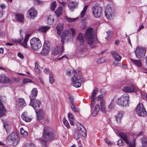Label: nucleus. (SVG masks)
<instances>
[{
    "label": "nucleus",
    "instance_id": "53",
    "mask_svg": "<svg viewBox=\"0 0 147 147\" xmlns=\"http://www.w3.org/2000/svg\"><path fill=\"white\" fill-rule=\"evenodd\" d=\"M77 126L78 130L79 131L81 130H83L85 128L84 126L80 123H78L77 124Z\"/></svg>",
    "mask_w": 147,
    "mask_h": 147
},
{
    "label": "nucleus",
    "instance_id": "42",
    "mask_svg": "<svg viewBox=\"0 0 147 147\" xmlns=\"http://www.w3.org/2000/svg\"><path fill=\"white\" fill-rule=\"evenodd\" d=\"M47 140H45L42 139H40L39 140V142L41 144V146L42 147H46L47 145Z\"/></svg>",
    "mask_w": 147,
    "mask_h": 147
},
{
    "label": "nucleus",
    "instance_id": "48",
    "mask_svg": "<svg viewBox=\"0 0 147 147\" xmlns=\"http://www.w3.org/2000/svg\"><path fill=\"white\" fill-rule=\"evenodd\" d=\"M79 132L80 134L83 137H85L87 136L86 133V130L85 129H84L83 130H81L79 131Z\"/></svg>",
    "mask_w": 147,
    "mask_h": 147
},
{
    "label": "nucleus",
    "instance_id": "6",
    "mask_svg": "<svg viewBox=\"0 0 147 147\" xmlns=\"http://www.w3.org/2000/svg\"><path fill=\"white\" fill-rule=\"evenodd\" d=\"M43 138L47 140H49L54 137V134L53 133L51 128L48 126L45 127L43 132Z\"/></svg>",
    "mask_w": 147,
    "mask_h": 147
},
{
    "label": "nucleus",
    "instance_id": "39",
    "mask_svg": "<svg viewBox=\"0 0 147 147\" xmlns=\"http://www.w3.org/2000/svg\"><path fill=\"white\" fill-rule=\"evenodd\" d=\"M62 7H59L58 9L55 11L56 15L57 17H59L61 14L62 11Z\"/></svg>",
    "mask_w": 147,
    "mask_h": 147
},
{
    "label": "nucleus",
    "instance_id": "1",
    "mask_svg": "<svg viewBox=\"0 0 147 147\" xmlns=\"http://www.w3.org/2000/svg\"><path fill=\"white\" fill-rule=\"evenodd\" d=\"M86 41L88 44L94 46L97 41L96 35L94 34L92 28H88L86 30L85 34Z\"/></svg>",
    "mask_w": 147,
    "mask_h": 147
},
{
    "label": "nucleus",
    "instance_id": "17",
    "mask_svg": "<svg viewBox=\"0 0 147 147\" xmlns=\"http://www.w3.org/2000/svg\"><path fill=\"white\" fill-rule=\"evenodd\" d=\"M30 105L36 111L38 110L41 105V103L38 100L35 99L32 100L31 99H30Z\"/></svg>",
    "mask_w": 147,
    "mask_h": 147
},
{
    "label": "nucleus",
    "instance_id": "50",
    "mask_svg": "<svg viewBox=\"0 0 147 147\" xmlns=\"http://www.w3.org/2000/svg\"><path fill=\"white\" fill-rule=\"evenodd\" d=\"M106 33L107 34V36L105 38L107 40H108L110 39L112 32L111 30H109Z\"/></svg>",
    "mask_w": 147,
    "mask_h": 147
},
{
    "label": "nucleus",
    "instance_id": "40",
    "mask_svg": "<svg viewBox=\"0 0 147 147\" xmlns=\"http://www.w3.org/2000/svg\"><path fill=\"white\" fill-rule=\"evenodd\" d=\"M115 107V104L114 103V100L113 99H112L111 103L109 105L108 108L109 109L111 110L114 109Z\"/></svg>",
    "mask_w": 147,
    "mask_h": 147
},
{
    "label": "nucleus",
    "instance_id": "13",
    "mask_svg": "<svg viewBox=\"0 0 147 147\" xmlns=\"http://www.w3.org/2000/svg\"><path fill=\"white\" fill-rule=\"evenodd\" d=\"M103 96L102 95H99L96 98L97 101H100V111L104 113H106V107L105 100L103 99Z\"/></svg>",
    "mask_w": 147,
    "mask_h": 147
},
{
    "label": "nucleus",
    "instance_id": "57",
    "mask_svg": "<svg viewBox=\"0 0 147 147\" xmlns=\"http://www.w3.org/2000/svg\"><path fill=\"white\" fill-rule=\"evenodd\" d=\"M105 142L108 146H111L112 145V142L109 140L107 138H105Z\"/></svg>",
    "mask_w": 147,
    "mask_h": 147
},
{
    "label": "nucleus",
    "instance_id": "18",
    "mask_svg": "<svg viewBox=\"0 0 147 147\" xmlns=\"http://www.w3.org/2000/svg\"><path fill=\"white\" fill-rule=\"evenodd\" d=\"M67 5L71 11L73 12L74 9L78 7V3L76 1H71L68 3Z\"/></svg>",
    "mask_w": 147,
    "mask_h": 147
},
{
    "label": "nucleus",
    "instance_id": "56",
    "mask_svg": "<svg viewBox=\"0 0 147 147\" xmlns=\"http://www.w3.org/2000/svg\"><path fill=\"white\" fill-rule=\"evenodd\" d=\"M74 137V138L76 140H78L79 139L80 136L78 132L77 131H75Z\"/></svg>",
    "mask_w": 147,
    "mask_h": 147
},
{
    "label": "nucleus",
    "instance_id": "43",
    "mask_svg": "<svg viewBox=\"0 0 147 147\" xmlns=\"http://www.w3.org/2000/svg\"><path fill=\"white\" fill-rule=\"evenodd\" d=\"M65 18L67 21L70 22H74L78 19L77 18H69L67 16H65Z\"/></svg>",
    "mask_w": 147,
    "mask_h": 147
},
{
    "label": "nucleus",
    "instance_id": "16",
    "mask_svg": "<svg viewBox=\"0 0 147 147\" xmlns=\"http://www.w3.org/2000/svg\"><path fill=\"white\" fill-rule=\"evenodd\" d=\"M27 14L28 15V17L30 19H34L37 15V11L34 8H31L28 11Z\"/></svg>",
    "mask_w": 147,
    "mask_h": 147
},
{
    "label": "nucleus",
    "instance_id": "46",
    "mask_svg": "<svg viewBox=\"0 0 147 147\" xmlns=\"http://www.w3.org/2000/svg\"><path fill=\"white\" fill-rule=\"evenodd\" d=\"M57 6V4L56 1H54L51 5L50 8L52 10L54 11L55 10Z\"/></svg>",
    "mask_w": 147,
    "mask_h": 147
},
{
    "label": "nucleus",
    "instance_id": "11",
    "mask_svg": "<svg viewBox=\"0 0 147 147\" xmlns=\"http://www.w3.org/2000/svg\"><path fill=\"white\" fill-rule=\"evenodd\" d=\"M102 8L100 6L96 5L93 7L92 13L94 17L98 18L100 17L102 14Z\"/></svg>",
    "mask_w": 147,
    "mask_h": 147
},
{
    "label": "nucleus",
    "instance_id": "33",
    "mask_svg": "<svg viewBox=\"0 0 147 147\" xmlns=\"http://www.w3.org/2000/svg\"><path fill=\"white\" fill-rule=\"evenodd\" d=\"M21 117L23 119L27 122H29L31 120V119L30 117H27L26 113H24L22 114Z\"/></svg>",
    "mask_w": 147,
    "mask_h": 147
},
{
    "label": "nucleus",
    "instance_id": "34",
    "mask_svg": "<svg viewBox=\"0 0 147 147\" xmlns=\"http://www.w3.org/2000/svg\"><path fill=\"white\" fill-rule=\"evenodd\" d=\"M130 61L132 62L133 64L136 66L140 67L142 66V63L141 61L140 60H134L132 59H131Z\"/></svg>",
    "mask_w": 147,
    "mask_h": 147
},
{
    "label": "nucleus",
    "instance_id": "29",
    "mask_svg": "<svg viewBox=\"0 0 147 147\" xmlns=\"http://www.w3.org/2000/svg\"><path fill=\"white\" fill-rule=\"evenodd\" d=\"M51 48V44L50 42L48 41H45L42 47V48L44 49L50 51Z\"/></svg>",
    "mask_w": 147,
    "mask_h": 147
},
{
    "label": "nucleus",
    "instance_id": "9",
    "mask_svg": "<svg viewBox=\"0 0 147 147\" xmlns=\"http://www.w3.org/2000/svg\"><path fill=\"white\" fill-rule=\"evenodd\" d=\"M20 35L21 36H22V38H20V39H18V40H14L13 42H18V43H20V44L22 45L25 48H27L28 46H27V42L28 40V39L30 36V34H27L25 36L23 42V43H20V42L23 40V38L22 36L23 35L22 34V30H20Z\"/></svg>",
    "mask_w": 147,
    "mask_h": 147
},
{
    "label": "nucleus",
    "instance_id": "52",
    "mask_svg": "<svg viewBox=\"0 0 147 147\" xmlns=\"http://www.w3.org/2000/svg\"><path fill=\"white\" fill-rule=\"evenodd\" d=\"M5 8V6L4 4H2L0 7V18H1L3 16V9Z\"/></svg>",
    "mask_w": 147,
    "mask_h": 147
},
{
    "label": "nucleus",
    "instance_id": "27",
    "mask_svg": "<svg viewBox=\"0 0 147 147\" xmlns=\"http://www.w3.org/2000/svg\"><path fill=\"white\" fill-rule=\"evenodd\" d=\"M5 113V109L3 105L0 100V117L4 115Z\"/></svg>",
    "mask_w": 147,
    "mask_h": 147
},
{
    "label": "nucleus",
    "instance_id": "7",
    "mask_svg": "<svg viewBox=\"0 0 147 147\" xmlns=\"http://www.w3.org/2000/svg\"><path fill=\"white\" fill-rule=\"evenodd\" d=\"M30 45L32 49L34 51H37L42 46L41 42L38 38H34L30 40Z\"/></svg>",
    "mask_w": 147,
    "mask_h": 147
},
{
    "label": "nucleus",
    "instance_id": "3",
    "mask_svg": "<svg viewBox=\"0 0 147 147\" xmlns=\"http://www.w3.org/2000/svg\"><path fill=\"white\" fill-rule=\"evenodd\" d=\"M146 49L145 47L138 46L134 51L136 57L139 59L144 57L146 53Z\"/></svg>",
    "mask_w": 147,
    "mask_h": 147
},
{
    "label": "nucleus",
    "instance_id": "26",
    "mask_svg": "<svg viewBox=\"0 0 147 147\" xmlns=\"http://www.w3.org/2000/svg\"><path fill=\"white\" fill-rule=\"evenodd\" d=\"M37 94V90L36 88H34L32 91L31 94L30 96V99L34 100L36 98Z\"/></svg>",
    "mask_w": 147,
    "mask_h": 147
},
{
    "label": "nucleus",
    "instance_id": "61",
    "mask_svg": "<svg viewBox=\"0 0 147 147\" xmlns=\"http://www.w3.org/2000/svg\"><path fill=\"white\" fill-rule=\"evenodd\" d=\"M49 81L50 83L51 84L53 83L54 82V80L53 77L51 75L49 76Z\"/></svg>",
    "mask_w": 147,
    "mask_h": 147
},
{
    "label": "nucleus",
    "instance_id": "38",
    "mask_svg": "<svg viewBox=\"0 0 147 147\" xmlns=\"http://www.w3.org/2000/svg\"><path fill=\"white\" fill-rule=\"evenodd\" d=\"M88 7L87 5H86L85 6L83 10L81 12L80 14V16L81 18H83L84 17Z\"/></svg>",
    "mask_w": 147,
    "mask_h": 147
},
{
    "label": "nucleus",
    "instance_id": "55",
    "mask_svg": "<svg viewBox=\"0 0 147 147\" xmlns=\"http://www.w3.org/2000/svg\"><path fill=\"white\" fill-rule=\"evenodd\" d=\"M68 98L69 99H70L69 100V102L72 105V104H74L73 96L70 94H68Z\"/></svg>",
    "mask_w": 147,
    "mask_h": 147
},
{
    "label": "nucleus",
    "instance_id": "32",
    "mask_svg": "<svg viewBox=\"0 0 147 147\" xmlns=\"http://www.w3.org/2000/svg\"><path fill=\"white\" fill-rule=\"evenodd\" d=\"M49 28L50 27L49 26H42L39 28L38 31L40 32L45 33L47 32Z\"/></svg>",
    "mask_w": 147,
    "mask_h": 147
},
{
    "label": "nucleus",
    "instance_id": "30",
    "mask_svg": "<svg viewBox=\"0 0 147 147\" xmlns=\"http://www.w3.org/2000/svg\"><path fill=\"white\" fill-rule=\"evenodd\" d=\"M63 25L62 24H59L56 27V29L58 34L60 36L61 33L62 31L63 30Z\"/></svg>",
    "mask_w": 147,
    "mask_h": 147
},
{
    "label": "nucleus",
    "instance_id": "4",
    "mask_svg": "<svg viewBox=\"0 0 147 147\" xmlns=\"http://www.w3.org/2000/svg\"><path fill=\"white\" fill-rule=\"evenodd\" d=\"M129 96L127 94H124L118 98L117 104L123 107L128 106L129 105Z\"/></svg>",
    "mask_w": 147,
    "mask_h": 147
},
{
    "label": "nucleus",
    "instance_id": "12",
    "mask_svg": "<svg viewBox=\"0 0 147 147\" xmlns=\"http://www.w3.org/2000/svg\"><path fill=\"white\" fill-rule=\"evenodd\" d=\"M72 74L74 75L71 79L72 82L71 85L76 88H79L81 85V84L79 82H76L78 80V75L76 71L74 70L72 72Z\"/></svg>",
    "mask_w": 147,
    "mask_h": 147
},
{
    "label": "nucleus",
    "instance_id": "37",
    "mask_svg": "<svg viewBox=\"0 0 147 147\" xmlns=\"http://www.w3.org/2000/svg\"><path fill=\"white\" fill-rule=\"evenodd\" d=\"M35 65L34 70L36 73L37 74H39L41 72V70L40 69V67L37 63L36 62L35 63Z\"/></svg>",
    "mask_w": 147,
    "mask_h": 147
},
{
    "label": "nucleus",
    "instance_id": "35",
    "mask_svg": "<svg viewBox=\"0 0 147 147\" xmlns=\"http://www.w3.org/2000/svg\"><path fill=\"white\" fill-rule=\"evenodd\" d=\"M122 117V113L121 112H119L115 116V119L117 122L119 123H120L121 119Z\"/></svg>",
    "mask_w": 147,
    "mask_h": 147
},
{
    "label": "nucleus",
    "instance_id": "10",
    "mask_svg": "<svg viewBox=\"0 0 147 147\" xmlns=\"http://www.w3.org/2000/svg\"><path fill=\"white\" fill-rule=\"evenodd\" d=\"M114 11L113 8L109 5H107L105 8V15L107 18L109 20H111L114 16Z\"/></svg>",
    "mask_w": 147,
    "mask_h": 147
},
{
    "label": "nucleus",
    "instance_id": "8",
    "mask_svg": "<svg viewBox=\"0 0 147 147\" xmlns=\"http://www.w3.org/2000/svg\"><path fill=\"white\" fill-rule=\"evenodd\" d=\"M135 111L138 116L144 117L146 115V111L144 107L143 104L142 103H139L138 104L135 109Z\"/></svg>",
    "mask_w": 147,
    "mask_h": 147
},
{
    "label": "nucleus",
    "instance_id": "5",
    "mask_svg": "<svg viewBox=\"0 0 147 147\" xmlns=\"http://www.w3.org/2000/svg\"><path fill=\"white\" fill-rule=\"evenodd\" d=\"M76 34V30L73 28H71L69 30L64 31L62 35L61 41L63 44H64L65 39H68L71 38L72 36L74 37Z\"/></svg>",
    "mask_w": 147,
    "mask_h": 147
},
{
    "label": "nucleus",
    "instance_id": "54",
    "mask_svg": "<svg viewBox=\"0 0 147 147\" xmlns=\"http://www.w3.org/2000/svg\"><path fill=\"white\" fill-rule=\"evenodd\" d=\"M20 133L21 134L25 136L28 135V133L27 131H25L23 128H21L20 129Z\"/></svg>",
    "mask_w": 147,
    "mask_h": 147
},
{
    "label": "nucleus",
    "instance_id": "15",
    "mask_svg": "<svg viewBox=\"0 0 147 147\" xmlns=\"http://www.w3.org/2000/svg\"><path fill=\"white\" fill-rule=\"evenodd\" d=\"M137 89V87L133 85L128 86H125L123 88V91L129 93L135 92Z\"/></svg>",
    "mask_w": 147,
    "mask_h": 147
},
{
    "label": "nucleus",
    "instance_id": "20",
    "mask_svg": "<svg viewBox=\"0 0 147 147\" xmlns=\"http://www.w3.org/2000/svg\"><path fill=\"white\" fill-rule=\"evenodd\" d=\"M119 136L127 144H129V138L126 133H120Z\"/></svg>",
    "mask_w": 147,
    "mask_h": 147
},
{
    "label": "nucleus",
    "instance_id": "19",
    "mask_svg": "<svg viewBox=\"0 0 147 147\" xmlns=\"http://www.w3.org/2000/svg\"><path fill=\"white\" fill-rule=\"evenodd\" d=\"M63 47L60 45L56 46L52 51V54L55 55H58L61 51H63Z\"/></svg>",
    "mask_w": 147,
    "mask_h": 147
},
{
    "label": "nucleus",
    "instance_id": "14",
    "mask_svg": "<svg viewBox=\"0 0 147 147\" xmlns=\"http://www.w3.org/2000/svg\"><path fill=\"white\" fill-rule=\"evenodd\" d=\"M26 105L24 99L20 98L18 99L16 102V108L18 110L20 111Z\"/></svg>",
    "mask_w": 147,
    "mask_h": 147
},
{
    "label": "nucleus",
    "instance_id": "49",
    "mask_svg": "<svg viewBox=\"0 0 147 147\" xmlns=\"http://www.w3.org/2000/svg\"><path fill=\"white\" fill-rule=\"evenodd\" d=\"M3 126L6 131L9 129L10 127V126L8 124V122L6 121L4 122Z\"/></svg>",
    "mask_w": 147,
    "mask_h": 147
},
{
    "label": "nucleus",
    "instance_id": "44",
    "mask_svg": "<svg viewBox=\"0 0 147 147\" xmlns=\"http://www.w3.org/2000/svg\"><path fill=\"white\" fill-rule=\"evenodd\" d=\"M71 108L72 110L75 112H78L79 111V109L77 106L74 104H72L71 105Z\"/></svg>",
    "mask_w": 147,
    "mask_h": 147
},
{
    "label": "nucleus",
    "instance_id": "25",
    "mask_svg": "<svg viewBox=\"0 0 147 147\" xmlns=\"http://www.w3.org/2000/svg\"><path fill=\"white\" fill-rule=\"evenodd\" d=\"M36 113L37 115V119L38 120H40L43 119L44 116V113L42 110L36 111Z\"/></svg>",
    "mask_w": 147,
    "mask_h": 147
},
{
    "label": "nucleus",
    "instance_id": "23",
    "mask_svg": "<svg viewBox=\"0 0 147 147\" xmlns=\"http://www.w3.org/2000/svg\"><path fill=\"white\" fill-rule=\"evenodd\" d=\"M100 110V107L99 104H97L96 105L94 110L92 113V116L93 117L96 116Z\"/></svg>",
    "mask_w": 147,
    "mask_h": 147
},
{
    "label": "nucleus",
    "instance_id": "28",
    "mask_svg": "<svg viewBox=\"0 0 147 147\" xmlns=\"http://www.w3.org/2000/svg\"><path fill=\"white\" fill-rule=\"evenodd\" d=\"M17 21L23 23L24 22V17L23 15L20 14H17L15 15Z\"/></svg>",
    "mask_w": 147,
    "mask_h": 147
},
{
    "label": "nucleus",
    "instance_id": "31",
    "mask_svg": "<svg viewBox=\"0 0 147 147\" xmlns=\"http://www.w3.org/2000/svg\"><path fill=\"white\" fill-rule=\"evenodd\" d=\"M68 117L71 125H73L74 118L73 114L70 113H69L68 114Z\"/></svg>",
    "mask_w": 147,
    "mask_h": 147
},
{
    "label": "nucleus",
    "instance_id": "60",
    "mask_svg": "<svg viewBox=\"0 0 147 147\" xmlns=\"http://www.w3.org/2000/svg\"><path fill=\"white\" fill-rule=\"evenodd\" d=\"M63 122L65 126H66L67 128H68L69 127V123L68 121L64 119H63Z\"/></svg>",
    "mask_w": 147,
    "mask_h": 147
},
{
    "label": "nucleus",
    "instance_id": "22",
    "mask_svg": "<svg viewBox=\"0 0 147 147\" xmlns=\"http://www.w3.org/2000/svg\"><path fill=\"white\" fill-rule=\"evenodd\" d=\"M111 53L115 61H120L121 57L118 53L115 51H112Z\"/></svg>",
    "mask_w": 147,
    "mask_h": 147
},
{
    "label": "nucleus",
    "instance_id": "21",
    "mask_svg": "<svg viewBox=\"0 0 147 147\" xmlns=\"http://www.w3.org/2000/svg\"><path fill=\"white\" fill-rule=\"evenodd\" d=\"M11 82V81L7 77L3 75L0 76V83H3L6 84Z\"/></svg>",
    "mask_w": 147,
    "mask_h": 147
},
{
    "label": "nucleus",
    "instance_id": "45",
    "mask_svg": "<svg viewBox=\"0 0 147 147\" xmlns=\"http://www.w3.org/2000/svg\"><path fill=\"white\" fill-rule=\"evenodd\" d=\"M49 52V51L47 50V49L46 50L42 48V50L40 52V54L42 55H46L48 54Z\"/></svg>",
    "mask_w": 147,
    "mask_h": 147
},
{
    "label": "nucleus",
    "instance_id": "51",
    "mask_svg": "<svg viewBox=\"0 0 147 147\" xmlns=\"http://www.w3.org/2000/svg\"><path fill=\"white\" fill-rule=\"evenodd\" d=\"M54 21L53 18L51 16H49L48 17L47 22L48 24H51Z\"/></svg>",
    "mask_w": 147,
    "mask_h": 147
},
{
    "label": "nucleus",
    "instance_id": "59",
    "mask_svg": "<svg viewBox=\"0 0 147 147\" xmlns=\"http://www.w3.org/2000/svg\"><path fill=\"white\" fill-rule=\"evenodd\" d=\"M117 144L119 146H122L124 145V144L121 139H119L117 141Z\"/></svg>",
    "mask_w": 147,
    "mask_h": 147
},
{
    "label": "nucleus",
    "instance_id": "36",
    "mask_svg": "<svg viewBox=\"0 0 147 147\" xmlns=\"http://www.w3.org/2000/svg\"><path fill=\"white\" fill-rule=\"evenodd\" d=\"M98 92V89L97 88H94L92 93L91 98V99H95L96 96V94Z\"/></svg>",
    "mask_w": 147,
    "mask_h": 147
},
{
    "label": "nucleus",
    "instance_id": "24",
    "mask_svg": "<svg viewBox=\"0 0 147 147\" xmlns=\"http://www.w3.org/2000/svg\"><path fill=\"white\" fill-rule=\"evenodd\" d=\"M84 34L80 33L78 36L77 38V40L80 43L81 45L83 44L84 42Z\"/></svg>",
    "mask_w": 147,
    "mask_h": 147
},
{
    "label": "nucleus",
    "instance_id": "47",
    "mask_svg": "<svg viewBox=\"0 0 147 147\" xmlns=\"http://www.w3.org/2000/svg\"><path fill=\"white\" fill-rule=\"evenodd\" d=\"M79 132L80 134L83 137H85L87 136L86 133V130L85 129H84L83 130H81L79 131Z\"/></svg>",
    "mask_w": 147,
    "mask_h": 147
},
{
    "label": "nucleus",
    "instance_id": "58",
    "mask_svg": "<svg viewBox=\"0 0 147 147\" xmlns=\"http://www.w3.org/2000/svg\"><path fill=\"white\" fill-rule=\"evenodd\" d=\"M129 147H136L135 145V140H133L131 142H129Z\"/></svg>",
    "mask_w": 147,
    "mask_h": 147
},
{
    "label": "nucleus",
    "instance_id": "41",
    "mask_svg": "<svg viewBox=\"0 0 147 147\" xmlns=\"http://www.w3.org/2000/svg\"><path fill=\"white\" fill-rule=\"evenodd\" d=\"M141 141L142 145V147L144 146L147 145V138L145 137H143L141 138Z\"/></svg>",
    "mask_w": 147,
    "mask_h": 147
},
{
    "label": "nucleus",
    "instance_id": "64",
    "mask_svg": "<svg viewBox=\"0 0 147 147\" xmlns=\"http://www.w3.org/2000/svg\"><path fill=\"white\" fill-rule=\"evenodd\" d=\"M33 1L35 3L40 5L42 3V2L41 1H40L39 0H33Z\"/></svg>",
    "mask_w": 147,
    "mask_h": 147
},
{
    "label": "nucleus",
    "instance_id": "62",
    "mask_svg": "<svg viewBox=\"0 0 147 147\" xmlns=\"http://www.w3.org/2000/svg\"><path fill=\"white\" fill-rule=\"evenodd\" d=\"M103 58H99L97 59L96 62L98 63H102L104 62L103 60Z\"/></svg>",
    "mask_w": 147,
    "mask_h": 147
},
{
    "label": "nucleus",
    "instance_id": "2",
    "mask_svg": "<svg viewBox=\"0 0 147 147\" xmlns=\"http://www.w3.org/2000/svg\"><path fill=\"white\" fill-rule=\"evenodd\" d=\"M20 139V138L17 133H13L7 137L6 141L8 144L15 146L18 143Z\"/></svg>",
    "mask_w": 147,
    "mask_h": 147
},
{
    "label": "nucleus",
    "instance_id": "63",
    "mask_svg": "<svg viewBox=\"0 0 147 147\" xmlns=\"http://www.w3.org/2000/svg\"><path fill=\"white\" fill-rule=\"evenodd\" d=\"M32 82V81L31 80L27 79H24L22 81V82L24 83H25L28 82Z\"/></svg>",
    "mask_w": 147,
    "mask_h": 147
}]
</instances>
